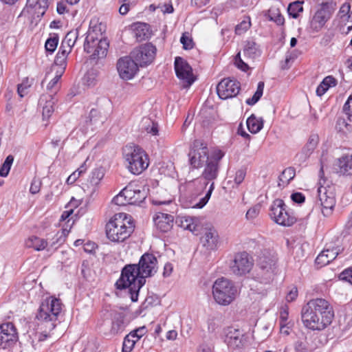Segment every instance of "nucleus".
<instances>
[{"mask_svg": "<svg viewBox=\"0 0 352 352\" xmlns=\"http://www.w3.org/2000/svg\"><path fill=\"white\" fill-rule=\"evenodd\" d=\"M224 156L223 152L215 148L210 153V159L204 164L205 167L201 173V177L190 182L188 186L193 188V192L189 197L187 207L192 208H202L208 202L212 191L214 188V182H211L208 189L205 192L210 182L214 180L219 173V162Z\"/></svg>", "mask_w": 352, "mask_h": 352, "instance_id": "f257e3e1", "label": "nucleus"}, {"mask_svg": "<svg viewBox=\"0 0 352 352\" xmlns=\"http://www.w3.org/2000/svg\"><path fill=\"white\" fill-rule=\"evenodd\" d=\"M334 310L331 303L321 298L311 299L302 307L301 320L304 327L311 331H320L333 322Z\"/></svg>", "mask_w": 352, "mask_h": 352, "instance_id": "f03ea898", "label": "nucleus"}, {"mask_svg": "<svg viewBox=\"0 0 352 352\" xmlns=\"http://www.w3.org/2000/svg\"><path fill=\"white\" fill-rule=\"evenodd\" d=\"M245 252H243V274L249 273L254 266L256 257V266L266 272H274L278 267V254L271 248H261L260 244L254 239H250L245 243Z\"/></svg>", "mask_w": 352, "mask_h": 352, "instance_id": "7ed1b4c3", "label": "nucleus"}, {"mask_svg": "<svg viewBox=\"0 0 352 352\" xmlns=\"http://www.w3.org/2000/svg\"><path fill=\"white\" fill-rule=\"evenodd\" d=\"M135 223L132 217L120 212L116 214L106 226L107 238L113 242H122L134 231Z\"/></svg>", "mask_w": 352, "mask_h": 352, "instance_id": "20e7f679", "label": "nucleus"}, {"mask_svg": "<svg viewBox=\"0 0 352 352\" xmlns=\"http://www.w3.org/2000/svg\"><path fill=\"white\" fill-rule=\"evenodd\" d=\"M145 282L146 280L142 278L138 271V265L129 264L125 265L122 270L120 277L116 281V286L118 289L128 288L131 300L136 302L139 291Z\"/></svg>", "mask_w": 352, "mask_h": 352, "instance_id": "39448f33", "label": "nucleus"}, {"mask_svg": "<svg viewBox=\"0 0 352 352\" xmlns=\"http://www.w3.org/2000/svg\"><path fill=\"white\" fill-rule=\"evenodd\" d=\"M122 155L126 168L133 175H140L148 167V156L145 151L138 145H126L122 148Z\"/></svg>", "mask_w": 352, "mask_h": 352, "instance_id": "423d86ee", "label": "nucleus"}, {"mask_svg": "<svg viewBox=\"0 0 352 352\" xmlns=\"http://www.w3.org/2000/svg\"><path fill=\"white\" fill-rule=\"evenodd\" d=\"M239 292L233 282L221 277L218 278L212 287V295L214 302L221 306H228L232 304Z\"/></svg>", "mask_w": 352, "mask_h": 352, "instance_id": "0eeeda50", "label": "nucleus"}, {"mask_svg": "<svg viewBox=\"0 0 352 352\" xmlns=\"http://www.w3.org/2000/svg\"><path fill=\"white\" fill-rule=\"evenodd\" d=\"M63 309V305L59 298L54 296L47 297L41 302L36 318L39 322H47L50 329H54Z\"/></svg>", "mask_w": 352, "mask_h": 352, "instance_id": "6e6552de", "label": "nucleus"}, {"mask_svg": "<svg viewBox=\"0 0 352 352\" xmlns=\"http://www.w3.org/2000/svg\"><path fill=\"white\" fill-rule=\"evenodd\" d=\"M322 1L316 7L309 21L310 28L315 32H318L326 25L336 10V3L332 0Z\"/></svg>", "mask_w": 352, "mask_h": 352, "instance_id": "1a4fd4ad", "label": "nucleus"}, {"mask_svg": "<svg viewBox=\"0 0 352 352\" xmlns=\"http://www.w3.org/2000/svg\"><path fill=\"white\" fill-rule=\"evenodd\" d=\"M146 197V192L144 187L135 183H130L113 198V201L118 206L138 204L142 202Z\"/></svg>", "mask_w": 352, "mask_h": 352, "instance_id": "9d476101", "label": "nucleus"}, {"mask_svg": "<svg viewBox=\"0 0 352 352\" xmlns=\"http://www.w3.org/2000/svg\"><path fill=\"white\" fill-rule=\"evenodd\" d=\"M270 214L276 223L283 226H291L297 219L294 212L288 209L284 201L280 199L273 201Z\"/></svg>", "mask_w": 352, "mask_h": 352, "instance_id": "9b49d317", "label": "nucleus"}, {"mask_svg": "<svg viewBox=\"0 0 352 352\" xmlns=\"http://www.w3.org/2000/svg\"><path fill=\"white\" fill-rule=\"evenodd\" d=\"M94 30H89L84 43V50L90 54L92 58H102L106 56L109 43L106 39H98Z\"/></svg>", "mask_w": 352, "mask_h": 352, "instance_id": "f8f14e48", "label": "nucleus"}, {"mask_svg": "<svg viewBox=\"0 0 352 352\" xmlns=\"http://www.w3.org/2000/svg\"><path fill=\"white\" fill-rule=\"evenodd\" d=\"M210 159V153L206 143L195 140L188 153V161L193 168H199Z\"/></svg>", "mask_w": 352, "mask_h": 352, "instance_id": "ddd939ff", "label": "nucleus"}, {"mask_svg": "<svg viewBox=\"0 0 352 352\" xmlns=\"http://www.w3.org/2000/svg\"><path fill=\"white\" fill-rule=\"evenodd\" d=\"M320 186L318 188V197L321 206L322 213L324 217L330 216L336 206V198L333 187L322 184L319 182Z\"/></svg>", "mask_w": 352, "mask_h": 352, "instance_id": "4468645a", "label": "nucleus"}, {"mask_svg": "<svg viewBox=\"0 0 352 352\" xmlns=\"http://www.w3.org/2000/svg\"><path fill=\"white\" fill-rule=\"evenodd\" d=\"M175 70L177 77L180 80L184 88L189 87L194 82L192 69L184 58L181 57L175 58Z\"/></svg>", "mask_w": 352, "mask_h": 352, "instance_id": "2eb2a0df", "label": "nucleus"}, {"mask_svg": "<svg viewBox=\"0 0 352 352\" xmlns=\"http://www.w3.org/2000/svg\"><path fill=\"white\" fill-rule=\"evenodd\" d=\"M156 54V47L151 43H146L135 48L131 56L139 64V66L144 67L151 64Z\"/></svg>", "mask_w": 352, "mask_h": 352, "instance_id": "dca6fc26", "label": "nucleus"}, {"mask_svg": "<svg viewBox=\"0 0 352 352\" xmlns=\"http://www.w3.org/2000/svg\"><path fill=\"white\" fill-rule=\"evenodd\" d=\"M139 64L130 56L120 58L117 63V69L120 78L128 80L132 79L138 72Z\"/></svg>", "mask_w": 352, "mask_h": 352, "instance_id": "f3484780", "label": "nucleus"}, {"mask_svg": "<svg viewBox=\"0 0 352 352\" xmlns=\"http://www.w3.org/2000/svg\"><path fill=\"white\" fill-rule=\"evenodd\" d=\"M240 90V82L230 78L222 79L217 86V94L223 100L235 97Z\"/></svg>", "mask_w": 352, "mask_h": 352, "instance_id": "a211bd4d", "label": "nucleus"}, {"mask_svg": "<svg viewBox=\"0 0 352 352\" xmlns=\"http://www.w3.org/2000/svg\"><path fill=\"white\" fill-rule=\"evenodd\" d=\"M104 175L105 169L102 166L92 170L87 181L82 184V188L84 192L89 197H92L98 190Z\"/></svg>", "mask_w": 352, "mask_h": 352, "instance_id": "6ab92c4d", "label": "nucleus"}, {"mask_svg": "<svg viewBox=\"0 0 352 352\" xmlns=\"http://www.w3.org/2000/svg\"><path fill=\"white\" fill-rule=\"evenodd\" d=\"M157 261L152 254H144L138 265V271L143 279L153 276L157 272Z\"/></svg>", "mask_w": 352, "mask_h": 352, "instance_id": "aec40b11", "label": "nucleus"}, {"mask_svg": "<svg viewBox=\"0 0 352 352\" xmlns=\"http://www.w3.org/2000/svg\"><path fill=\"white\" fill-rule=\"evenodd\" d=\"M18 339L15 327L8 322L0 325V349H7L12 346Z\"/></svg>", "mask_w": 352, "mask_h": 352, "instance_id": "412c9836", "label": "nucleus"}, {"mask_svg": "<svg viewBox=\"0 0 352 352\" xmlns=\"http://www.w3.org/2000/svg\"><path fill=\"white\" fill-rule=\"evenodd\" d=\"M333 168L340 175H351L352 151H349L338 157L333 164Z\"/></svg>", "mask_w": 352, "mask_h": 352, "instance_id": "4be33fe9", "label": "nucleus"}, {"mask_svg": "<svg viewBox=\"0 0 352 352\" xmlns=\"http://www.w3.org/2000/svg\"><path fill=\"white\" fill-rule=\"evenodd\" d=\"M225 342L232 349H240L242 344V331L240 327H229L225 331Z\"/></svg>", "mask_w": 352, "mask_h": 352, "instance_id": "5701e85b", "label": "nucleus"}, {"mask_svg": "<svg viewBox=\"0 0 352 352\" xmlns=\"http://www.w3.org/2000/svg\"><path fill=\"white\" fill-rule=\"evenodd\" d=\"M173 220V216L163 212H157L153 217L155 226L162 232H167L171 230Z\"/></svg>", "mask_w": 352, "mask_h": 352, "instance_id": "b1692460", "label": "nucleus"}, {"mask_svg": "<svg viewBox=\"0 0 352 352\" xmlns=\"http://www.w3.org/2000/svg\"><path fill=\"white\" fill-rule=\"evenodd\" d=\"M201 242L203 246L207 250H216L219 245V234L217 231L213 228L206 229L201 238Z\"/></svg>", "mask_w": 352, "mask_h": 352, "instance_id": "393cba45", "label": "nucleus"}, {"mask_svg": "<svg viewBox=\"0 0 352 352\" xmlns=\"http://www.w3.org/2000/svg\"><path fill=\"white\" fill-rule=\"evenodd\" d=\"M338 248H324L316 257L315 263L318 267H322L333 261L338 255Z\"/></svg>", "mask_w": 352, "mask_h": 352, "instance_id": "a878e982", "label": "nucleus"}, {"mask_svg": "<svg viewBox=\"0 0 352 352\" xmlns=\"http://www.w3.org/2000/svg\"><path fill=\"white\" fill-rule=\"evenodd\" d=\"M176 223L184 230L195 232L199 225V219L195 217L178 216L176 218Z\"/></svg>", "mask_w": 352, "mask_h": 352, "instance_id": "bb28decb", "label": "nucleus"}, {"mask_svg": "<svg viewBox=\"0 0 352 352\" xmlns=\"http://www.w3.org/2000/svg\"><path fill=\"white\" fill-rule=\"evenodd\" d=\"M56 100L52 94H44L39 100V104L43 107V118L48 119L54 112Z\"/></svg>", "mask_w": 352, "mask_h": 352, "instance_id": "cd10ccee", "label": "nucleus"}, {"mask_svg": "<svg viewBox=\"0 0 352 352\" xmlns=\"http://www.w3.org/2000/svg\"><path fill=\"white\" fill-rule=\"evenodd\" d=\"M134 37L137 41L141 42L148 39L151 36L149 25L144 23H135L131 25Z\"/></svg>", "mask_w": 352, "mask_h": 352, "instance_id": "c85d7f7f", "label": "nucleus"}, {"mask_svg": "<svg viewBox=\"0 0 352 352\" xmlns=\"http://www.w3.org/2000/svg\"><path fill=\"white\" fill-rule=\"evenodd\" d=\"M338 85V80L333 76H326L316 88V95L322 96L330 88Z\"/></svg>", "mask_w": 352, "mask_h": 352, "instance_id": "c756f323", "label": "nucleus"}, {"mask_svg": "<svg viewBox=\"0 0 352 352\" xmlns=\"http://www.w3.org/2000/svg\"><path fill=\"white\" fill-rule=\"evenodd\" d=\"M230 272L238 276L241 275L242 268V253L237 252L234 254L230 258L229 262Z\"/></svg>", "mask_w": 352, "mask_h": 352, "instance_id": "7c9ffc66", "label": "nucleus"}, {"mask_svg": "<svg viewBox=\"0 0 352 352\" xmlns=\"http://www.w3.org/2000/svg\"><path fill=\"white\" fill-rule=\"evenodd\" d=\"M296 175V170L293 167L286 168L279 176L278 186L284 188L287 186Z\"/></svg>", "mask_w": 352, "mask_h": 352, "instance_id": "2f4dec72", "label": "nucleus"}, {"mask_svg": "<svg viewBox=\"0 0 352 352\" xmlns=\"http://www.w3.org/2000/svg\"><path fill=\"white\" fill-rule=\"evenodd\" d=\"M248 130L252 133L259 132L263 126V121L261 118H258L255 116L252 115L246 121Z\"/></svg>", "mask_w": 352, "mask_h": 352, "instance_id": "473e14b6", "label": "nucleus"}, {"mask_svg": "<svg viewBox=\"0 0 352 352\" xmlns=\"http://www.w3.org/2000/svg\"><path fill=\"white\" fill-rule=\"evenodd\" d=\"M243 52L245 56L254 58L261 55V50L253 40H248L243 46Z\"/></svg>", "mask_w": 352, "mask_h": 352, "instance_id": "72a5a7b5", "label": "nucleus"}, {"mask_svg": "<svg viewBox=\"0 0 352 352\" xmlns=\"http://www.w3.org/2000/svg\"><path fill=\"white\" fill-rule=\"evenodd\" d=\"M47 241L36 236L30 237L26 241L28 248H32L36 251H41L47 247Z\"/></svg>", "mask_w": 352, "mask_h": 352, "instance_id": "f704fd0d", "label": "nucleus"}, {"mask_svg": "<svg viewBox=\"0 0 352 352\" xmlns=\"http://www.w3.org/2000/svg\"><path fill=\"white\" fill-rule=\"evenodd\" d=\"M56 71V74L54 77L50 80V82L48 83L47 86V89L50 91V94H55L58 90V82L59 80L60 79L63 72V67H58L57 70Z\"/></svg>", "mask_w": 352, "mask_h": 352, "instance_id": "c9c22d12", "label": "nucleus"}, {"mask_svg": "<svg viewBox=\"0 0 352 352\" xmlns=\"http://www.w3.org/2000/svg\"><path fill=\"white\" fill-rule=\"evenodd\" d=\"M78 36V29H75L69 31L64 39L62 41V48H69L72 49V47L74 45L77 38Z\"/></svg>", "mask_w": 352, "mask_h": 352, "instance_id": "e433bc0d", "label": "nucleus"}, {"mask_svg": "<svg viewBox=\"0 0 352 352\" xmlns=\"http://www.w3.org/2000/svg\"><path fill=\"white\" fill-rule=\"evenodd\" d=\"M302 4L303 2L299 1L289 3L287 8V12L289 16L294 19L298 18L300 14L303 12Z\"/></svg>", "mask_w": 352, "mask_h": 352, "instance_id": "4c0bfd02", "label": "nucleus"}, {"mask_svg": "<svg viewBox=\"0 0 352 352\" xmlns=\"http://www.w3.org/2000/svg\"><path fill=\"white\" fill-rule=\"evenodd\" d=\"M319 142V137L316 134L311 135L308 141L303 148V151L305 155H310L314 149L317 147Z\"/></svg>", "mask_w": 352, "mask_h": 352, "instance_id": "58836bf2", "label": "nucleus"}, {"mask_svg": "<svg viewBox=\"0 0 352 352\" xmlns=\"http://www.w3.org/2000/svg\"><path fill=\"white\" fill-rule=\"evenodd\" d=\"M289 318V307L287 305H285L282 306L280 309V331H283L285 327H287L289 322H288Z\"/></svg>", "mask_w": 352, "mask_h": 352, "instance_id": "ea45409f", "label": "nucleus"}, {"mask_svg": "<svg viewBox=\"0 0 352 352\" xmlns=\"http://www.w3.org/2000/svg\"><path fill=\"white\" fill-rule=\"evenodd\" d=\"M336 128L339 132L348 134L352 131V124L346 119L340 118L336 122Z\"/></svg>", "mask_w": 352, "mask_h": 352, "instance_id": "a19ab883", "label": "nucleus"}, {"mask_svg": "<svg viewBox=\"0 0 352 352\" xmlns=\"http://www.w3.org/2000/svg\"><path fill=\"white\" fill-rule=\"evenodd\" d=\"M264 82L261 81L258 83L257 89L253 96L246 100V103L249 105H254L261 98L263 94Z\"/></svg>", "mask_w": 352, "mask_h": 352, "instance_id": "79ce46f5", "label": "nucleus"}, {"mask_svg": "<svg viewBox=\"0 0 352 352\" xmlns=\"http://www.w3.org/2000/svg\"><path fill=\"white\" fill-rule=\"evenodd\" d=\"M52 0H27V3L31 7H38V11L41 14H44L46 9L48 8Z\"/></svg>", "mask_w": 352, "mask_h": 352, "instance_id": "37998d69", "label": "nucleus"}, {"mask_svg": "<svg viewBox=\"0 0 352 352\" xmlns=\"http://www.w3.org/2000/svg\"><path fill=\"white\" fill-rule=\"evenodd\" d=\"M13 162L14 157L11 155H8L6 158L3 164L0 168V176L6 177L8 175Z\"/></svg>", "mask_w": 352, "mask_h": 352, "instance_id": "c03bdc74", "label": "nucleus"}, {"mask_svg": "<svg viewBox=\"0 0 352 352\" xmlns=\"http://www.w3.org/2000/svg\"><path fill=\"white\" fill-rule=\"evenodd\" d=\"M39 329L41 333L38 336V341L42 342L45 340L48 337L50 336V333L53 329H50L47 327V323L44 322H40Z\"/></svg>", "mask_w": 352, "mask_h": 352, "instance_id": "a18cd8bd", "label": "nucleus"}, {"mask_svg": "<svg viewBox=\"0 0 352 352\" xmlns=\"http://www.w3.org/2000/svg\"><path fill=\"white\" fill-rule=\"evenodd\" d=\"M124 328V318L121 315H118L114 318L112 322V331L118 333L122 331Z\"/></svg>", "mask_w": 352, "mask_h": 352, "instance_id": "49530a36", "label": "nucleus"}, {"mask_svg": "<svg viewBox=\"0 0 352 352\" xmlns=\"http://www.w3.org/2000/svg\"><path fill=\"white\" fill-rule=\"evenodd\" d=\"M32 82H30L28 78L24 79L22 83L19 84L17 87L18 94L23 98L28 94V89L31 86Z\"/></svg>", "mask_w": 352, "mask_h": 352, "instance_id": "de8ad7c7", "label": "nucleus"}, {"mask_svg": "<svg viewBox=\"0 0 352 352\" xmlns=\"http://www.w3.org/2000/svg\"><path fill=\"white\" fill-rule=\"evenodd\" d=\"M136 342L133 338H129V334L126 336L122 344V352H131Z\"/></svg>", "mask_w": 352, "mask_h": 352, "instance_id": "09e8293b", "label": "nucleus"}, {"mask_svg": "<svg viewBox=\"0 0 352 352\" xmlns=\"http://www.w3.org/2000/svg\"><path fill=\"white\" fill-rule=\"evenodd\" d=\"M58 43V38L57 36H53L49 38L45 45V47L47 52L52 53L55 51Z\"/></svg>", "mask_w": 352, "mask_h": 352, "instance_id": "8fccbe9b", "label": "nucleus"}, {"mask_svg": "<svg viewBox=\"0 0 352 352\" xmlns=\"http://www.w3.org/2000/svg\"><path fill=\"white\" fill-rule=\"evenodd\" d=\"M66 58H67L65 56L57 54L55 58L54 64L52 67V69L57 70L58 67H63L64 72L66 66Z\"/></svg>", "mask_w": 352, "mask_h": 352, "instance_id": "3c124183", "label": "nucleus"}, {"mask_svg": "<svg viewBox=\"0 0 352 352\" xmlns=\"http://www.w3.org/2000/svg\"><path fill=\"white\" fill-rule=\"evenodd\" d=\"M343 111L347 116L349 120H352V93L348 97L343 106Z\"/></svg>", "mask_w": 352, "mask_h": 352, "instance_id": "603ef678", "label": "nucleus"}, {"mask_svg": "<svg viewBox=\"0 0 352 352\" xmlns=\"http://www.w3.org/2000/svg\"><path fill=\"white\" fill-rule=\"evenodd\" d=\"M261 210V205L256 204L253 207L250 208L246 212L245 217L248 220H254L256 219Z\"/></svg>", "mask_w": 352, "mask_h": 352, "instance_id": "864d4df0", "label": "nucleus"}, {"mask_svg": "<svg viewBox=\"0 0 352 352\" xmlns=\"http://www.w3.org/2000/svg\"><path fill=\"white\" fill-rule=\"evenodd\" d=\"M145 124H147V126L145 127V130L148 133L152 134L153 135H157L158 134V126L157 124L153 122L149 119H146L144 120Z\"/></svg>", "mask_w": 352, "mask_h": 352, "instance_id": "5fc2aeb1", "label": "nucleus"}, {"mask_svg": "<svg viewBox=\"0 0 352 352\" xmlns=\"http://www.w3.org/2000/svg\"><path fill=\"white\" fill-rule=\"evenodd\" d=\"M146 333V329L145 327H141L131 331L129 333V338H133L136 342H138Z\"/></svg>", "mask_w": 352, "mask_h": 352, "instance_id": "6e6d98bb", "label": "nucleus"}, {"mask_svg": "<svg viewBox=\"0 0 352 352\" xmlns=\"http://www.w3.org/2000/svg\"><path fill=\"white\" fill-rule=\"evenodd\" d=\"M339 278L352 285V266L344 270L339 275Z\"/></svg>", "mask_w": 352, "mask_h": 352, "instance_id": "4d7b16f0", "label": "nucleus"}, {"mask_svg": "<svg viewBox=\"0 0 352 352\" xmlns=\"http://www.w3.org/2000/svg\"><path fill=\"white\" fill-rule=\"evenodd\" d=\"M351 5L348 3H345L340 7L338 16L340 18L346 17V16L351 13Z\"/></svg>", "mask_w": 352, "mask_h": 352, "instance_id": "13d9d810", "label": "nucleus"}, {"mask_svg": "<svg viewBox=\"0 0 352 352\" xmlns=\"http://www.w3.org/2000/svg\"><path fill=\"white\" fill-rule=\"evenodd\" d=\"M180 41L183 45V47L185 50H190L193 47V43L190 38L183 34L180 38Z\"/></svg>", "mask_w": 352, "mask_h": 352, "instance_id": "bf43d9fd", "label": "nucleus"}, {"mask_svg": "<svg viewBox=\"0 0 352 352\" xmlns=\"http://www.w3.org/2000/svg\"><path fill=\"white\" fill-rule=\"evenodd\" d=\"M157 9L164 14H170L174 10L171 3H160L157 5Z\"/></svg>", "mask_w": 352, "mask_h": 352, "instance_id": "052dcab7", "label": "nucleus"}, {"mask_svg": "<svg viewBox=\"0 0 352 352\" xmlns=\"http://www.w3.org/2000/svg\"><path fill=\"white\" fill-rule=\"evenodd\" d=\"M41 186V182L39 179H34L31 183L30 192L32 194H36L39 192Z\"/></svg>", "mask_w": 352, "mask_h": 352, "instance_id": "680f3d73", "label": "nucleus"}, {"mask_svg": "<svg viewBox=\"0 0 352 352\" xmlns=\"http://www.w3.org/2000/svg\"><path fill=\"white\" fill-rule=\"evenodd\" d=\"M121 3V6L119 8V12L122 15H125L127 14V12L129 11L130 8L133 6L132 1L129 2H120Z\"/></svg>", "mask_w": 352, "mask_h": 352, "instance_id": "e2e57ef3", "label": "nucleus"}, {"mask_svg": "<svg viewBox=\"0 0 352 352\" xmlns=\"http://www.w3.org/2000/svg\"><path fill=\"white\" fill-rule=\"evenodd\" d=\"M298 289L296 287H293L292 289L286 296V300L289 302L295 300L298 297Z\"/></svg>", "mask_w": 352, "mask_h": 352, "instance_id": "0e129e2a", "label": "nucleus"}, {"mask_svg": "<svg viewBox=\"0 0 352 352\" xmlns=\"http://www.w3.org/2000/svg\"><path fill=\"white\" fill-rule=\"evenodd\" d=\"M171 201H172V199H171L170 196H168V197L164 198V199H159L157 197L152 198V203L154 205H157V206L169 204Z\"/></svg>", "mask_w": 352, "mask_h": 352, "instance_id": "69168bd1", "label": "nucleus"}, {"mask_svg": "<svg viewBox=\"0 0 352 352\" xmlns=\"http://www.w3.org/2000/svg\"><path fill=\"white\" fill-rule=\"evenodd\" d=\"M292 200L297 204H302L305 201V195L301 192H294L291 195Z\"/></svg>", "mask_w": 352, "mask_h": 352, "instance_id": "338daca9", "label": "nucleus"}, {"mask_svg": "<svg viewBox=\"0 0 352 352\" xmlns=\"http://www.w3.org/2000/svg\"><path fill=\"white\" fill-rule=\"evenodd\" d=\"M341 22L345 25H347L349 30L352 29V11L351 13L347 14L346 17L340 18Z\"/></svg>", "mask_w": 352, "mask_h": 352, "instance_id": "774afa93", "label": "nucleus"}]
</instances>
